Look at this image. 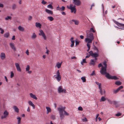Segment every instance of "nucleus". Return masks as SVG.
<instances>
[{
    "mask_svg": "<svg viewBox=\"0 0 124 124\" xmlns=\"http://www.w3.org/2000/svg\"><path fill=\"white\" fill-rule=\"evenodd\" d=\"M73 3L75 5L79 6L81 5V2L80 0H73Z\"/></svg>",
    "mask_w": 124,
    "mask_h": 124,
    "instance_id": "obj_8",
    "label": "nucleus"
},
{
    "mask_svg": "<svg viewBox=\"0 0 124 124\" xmlns=\"http://www.w3.org/2000/svg\"><path fill=\"white\" fill-rule=\"evenodd\" d=\"M14 74L13 71H11V75H10V77L11 78H12L13 77H14Z\"/></svg>",
    "mask_w": 124,
    "mask_h": 124,
    "instance_id": "obj_40",
    "label": "nucleus"
},
{
    "mask_svg": "<svg viewBox=\"0 0 124 124\" xmlns=\"http://www.w3.org/2000/svg\"><path fill=\"white\" fill-rule=\"evenodd\" d=\"M121 114L120 113H119L116 114V115L117 116H120L121 115Z\"/></svg>",
    "mask_w": 124,
    "mask_h": 124,
    "instance_id": "obj_54",
    "label": "nucleus"
},
{
    "mask_svg": "<svg viewBox=\"0 0 124 124\" xmlns=\"http://www.w3.org/2000/svg\"><path fill=\"white\" fill-rule=\"evenodd\" d=\"M28 103L32 107L33 109H35V106L31 101H29L28 102Z\"/></svg>",
    "mask_w": 124,
    "mask_h": 124,
    "instance_id": "obj_16",
    "label": "nucleus"
},
{
    "mask_svg": "<svg viewBox=\"0 0 124 124\" xmlns=\"http://www.w3.org/2000/svg\"><path fill=\"white\" fill-rule=\"evenodd\" d=\"M71 59H76V57L75 56H74L71 57Z\"/></svg>",
    "mask_w": 124,
    "mask_h": 124,
    "instance_id": "obj_63",
    "label": "nucleus"
},
{
    "mask_svg": "<svg viewBox=\"0 0 124 124\" xmlns=\"http://www.w3.org/2000/svg\"><path fill=\"white\" fill-rule=\"evenodd\" d=\"M58 91L59 93H66V90L63 88L62 87V86H59L58 89Z\"/></svg>",
    "mask_w": 124,
    "mask_h": 124,
    "instance_id": "obj_6",
    "label": "nucleus"
},
{
    "mask_svg": "<svg viewBox=\"0 0 124 124\" xmlns=\"http://www.w3.org/2000/svg\"><path fill=\"white\" fill-rule=\"evenodd\" d=\"M65 107H62L57 108L60 115V117L61 120L63 119L64 117V115L69 116V113H68L65 110Z\"/></svg>",
    "mask_w": 124,
    "mask_h": 124,
    "instance_id": "obj_2",
    "label": "nucleus"
},
{
    "mask_svg": "<svg viewBox=\"0 0 124 124\" xmlns=\"http://www.w3.org/2000/svg\"><path fill=\"white\" fill-rule=\"evenodd\" d=\"M82 120L83 121L85 122L87 121V119L86 118H85L84 119H82Z\"/></svg>",
    "mask_w": 124,
    "mask_h": 124,
    "instance_id": "obj_57",
    "label": "nucleus"
},
{
    "mask_svg": "<svg viewBox=\"0 0 124 124\" xmlns=\"http://www.w3.org/2000/svg\"><path fill=\"white\" fill-rule=\"evenodd\" d=\"M47 7L48 8H50L52 9L53 8V6L51 4H49L47 5Z\"/></svg>",
    "mask_w": 124,
    "mask_h": 124,
    "instance_id": "obj_43",
    "label": "nucleus"
},
{
    "mask_svg": "<svg viewBox=\"0 0 124 124\" xmlns=\"http://www.w3.org/2000/svg\"><path fill=\"white\" fill-rule=\"evenodd\" d=\"M39 31L40 33H39V35L40 36H42L43 37L44 39L46 40V37L43 30H39Z\"/></svg>",
    "mask_w": 124,
    "mask_h": 124,
    "instance_id": "obj_10",
    "label": "nucleus"
},
{
    "mask_svg": "<svg viewBox=\"0 0 124 124\" xmlns=\"http://www.w3.org/2000/svg\"><path fill=\"white\" fill-rule=\"evenodd\" d=\"M0 30L1 31L0 33L2 34H3L4 32V30L2 29L1 28H0Z\"/></svg>",
    "mask_w": 124,
    "mask_h": 124,
    "instance_id": "obj_45",
    "label": "nucleus"
},
{
    "mask_svg": "<svg viewBox=\"0 0 124 124\" xmlns=\"http://www.w3.org/2000/svg\"><path fill=\"white\" fill-rule=\"evenodd\" d=\"M95 71H93V72H92V73H91V76H93L94 75H95Z\"/></svg>",
    "mask_w": 124,
    "mask_h": 124,
    "instance_id": "obj_47",
    "label": "nucleus"
},
{
    "mask_svg": "<svg viewBox=\"0 0 124 124\" xmlns=\"http://www.w3.org/2000/svg\"><path fill=\"white\" fill-rule=\"evenodd\" d=\"M89 31H90V32H95V31L94 30V29L93 28H91L90 29V30H89Z\"/></svg>",
    "mask_w": 124,
    "mask_h": 124,
    "instance_id": "obj_36",
    "label": "nucleus"
},
{
    "mask_svg": "<svg viewBox=\"0 0 124 124\" xmlns=\"http://www.w3.org/2000/svg\"><path fill=\"white\" fill-rule=\"evenodd\" d=\"M80 42V41H77V40H76L75 41V42H76V45H77L79 44V43Z\"/></svg>",
    "mask_w": 124,
    "mask_h": 124,
    "instance_id": "obj_44",
    "label": "nucleus"
},
{
    "mask_svg": "<svg viewBox=\"0 0 124 124\" xmlns=\"http://www.w3.org/2000/svg\"><path fill=\"white\" fill-rule=\"evenodd\" d=\"M112 104H116L117 103V102L115 101H112Z\"/></svg>",
    "mask_w": 124,
    "mask_h": 124,
    "instance_id": "obj_49",
    "label": "nucleus"
},
{
    "mask_svg": "<svg viewBox=\"0 0 124 124\" xmlns=\"http://www.w3.org/2000/svg\"><path fill=\"white\" fill-rule=\"evenodd\" d=\"M115 84L117 85H121V83L119 81H117L115 82Z\"/></svg>",
    "mask_w": 124,
    "mask_h": 124,
    "instance_id": "obj_34",
    "label": "nucleus"
},
{
    "mask_svg": "<svg viewBox=\"0 0 124 124\" xmlns=\"http://www.w3.org/2000/svg\"><path fill=\"white\" fill-rule=\"evenodd\" d=\"M101 84H100L99 85H98L99 86V90H100L101 89H102V88H101Z\"/></svg>",
    "mask_w": 124,
    "mask_h": 124,
    "instance_id": "obj_59",
    "label": "nucleus"
},
{
    "mask_svg": "<svg viewBox=\"0 0 124 124\" xmlns=\"http://www.w3.org/2000/svg\"><path fill=\"white\" fill-rule=\"evenodd\" d=\"M104 65V66H102L101 64V63H100L98 65V67L99 68H100V67H102V68H101V69L102 67H104L105 66Z\"/></svg>",
    "mask_w": 124,
    "mask_h": 124,
    "instance_id": "obj_50",
    "label": "nucleus"
},
{
    "mask_svg": "<svg viewBox=\"0 0 124 124\" xmlns=\"http://www.w3.org/2000/svg\"><path fill=\"white\" fill-rule=\"evenodd\" d=\"M10 46L12 49L14 51H16V48L14 44L13 43H10L9 44Z\"/></svg>",
    "mask_w": 124,
    "mask_h": 124,
    "instance_id": "obj_13",
    "label": "nucleus"
},
{
    "mask_svg": "<svg viewBox=\"0 0 124 124\" xmlns=\"http://www.w3.org/2000/svg\"><path fill=\"white\" fill-rule=\"evenodd\" d=\"M73 39L74 38L73 37H72L71 38L70 40L72 43L74 44L75 43V41L73 40Z\"/></svg>",
    "mask_w": 124,
    "mask_h": 124,
    "instance_id": "obj_37",
    "label": "nucleus"
},
{
    "mask_svg": "<svg viewBox=\"0 0 124 124\" xmlns=\"http://www.w3.org/2000/svg\"><path fill=\"white\" fill-rule=\"evenodd\" d=\"M41 3L43 4H45L47 3V2L45 1L44 0H43L41 2Z\"/></svg>",
    "mask_w": 124,
    "mask_h": 124,
    "instance_id": "obj_46",
    "label": "nucleus"
},
{
    "mask_svg": "<svg viewBox=\"0 0 124 124\" xmlns=\"http://www.w3.org/2000/svg\"><path fill=\"white\" fill-rule=\"evenodd\" d=\"M30 95L31 98L36 100H37V98L36 97V96L35 95L31 93H30Z\"/></svg>",
    "mask_w": 124,
    "mask_h": 124,
    "instance_id": "obj_17",
    "label": "nucleus"
},
{
    "mask_svg": "<svg viewBox=\"0 0 124 124\" xmlns=\"http://www.w3.org/2000/svg\"><path fill=\"white\" fill-rule=\"evenodd\" d=\"M32 17L31 16H29V17L28 18V20H30V21H31V19H32Z\"/></svg>",
    "mask_w": 124,
    "mask_h": 124,
    "instance_id": "obj_58",
    "label": "nucleus"
},
{
    "mask_svg": "<svg viewBox=\"0 0 124 124\" xmlns=\"http://www.w3.org/2000/svg\"><path fill=\"white\" fill-rule=\"evenodd\" d=\"M47 18L50 21H52L54 19L53 18L52 16H48Z\"/></svg>",
    "mask_w": 124,
    "mask_h": 124,
    "instance_id": "obj_29",
    "label": "nucleus"
},
{
    "mask_svg": "<svg viewBox=\"0 0 124 124\" xmlns=\"http://www.w3.org/2000/svg\"><path fill=\"white\" fill-rule=\"evenodd\" d=\"M93 49L94 50H97V52H98V50L97 48V47L95 46H94V47H93Z\"/></svg>",
    "mask_w": 124,
    "mask_h": 124,
    "instance_id": "obj_53",
    "label": "nucleus"
},
{
    "mask_svg": "<svg viewBox=\"0 0 124 124\" xmlns=\"http://www.w3.org/2000/svg\"><path fill=\"white\" fill-rule=\"evenodd\" d=\"M16 8V5L15 4H13L12 5V9H15Z\"/></svg>",
    "mask_w": 124,
    "mask_h": 124,
    "instance_id": "obj_42",
    "label": "nucleus"
},
{
    "mask_svg": "<svg viewBox=\"0 0 124 124\" xmlns=\"http://www.w3.org/2000/svg\"><path fill=\"white\" fill-rule=\"evenodd\" d=\"M51 118L53 120H54L55 118V116L53 115H51L50 116Z\"/></svg>",
    "mask_w": 124,
    "mask_h": 124,
    "instance_id": "obj_35",
    "label": "nucleus"
},
{
    "mask_svg": "<svg viewBox=\"0 0 124 124\" xmlns=\"http://www.w3.org/2000/svg\"><path fill=\"white\" fill-rule=\"evenodd\" d=\"M4 115L2 116L1 117V119H3L6 118L9 115L8 112L7 110H5L3 113Z\"/></svg>",
    "mask_w": 124,
    "mask_h": 124,
    "instance_id": "obj_9",
    "label": "nucleus"
},
{
    "mask_svg": "<svg viewBox=\"0 0 124 124\" xmlns=\"http://www.w3.org/2000/svg\"><path fill=\"white\" fill-rule=\"evenodd\" d=\"M109 102V103H110V104H112V101H111L110 100L108 99L107 100Z\"/></svg>",
    "mask_w": 124,
    "mask_h": 124,
    "instance_id": "obj_56",
    "label": "nucleus"
},
{
    "mask_svg": "<svg viewBox=\"0 0 124 124\" xmlns=\"http://www.w3.org/2000/svg\"><path fill=\"white\" fill-rule=\"evenodd\" d=\"M65 8L64 6H62L59 9V11H63L64 10Z\"/></svg>",
    "mask_w": 124,
    "mask_h": 124,
    "instance_id": "obj_33",
    "label": "nucleus"
},
{
    "mask_svg": "<svg viewBox=\"0 0 124 124\" xmlns=\"http://www.w3.org/2000/svg\"><path fill=\"white\" fill-rule=\"evenodd\" d=\"M46 113L48 114L51 111V108L48 107H46Z\"/></svg>",
    "mask_w": 124,
    "mask_h": 124,
    "instance_id": "obj_20",
    "label": "nucleus"
},
{
    "mask_svg": "<svg viewBox=\"0 0 124 124\" xmlns=\"http://www.w3.org/2000/svg\"><path fill=\"white\" fill-rule=\"evenodd\" d=\"M96 61L93 59H92L90 61V64L91 65H94L95 64Z\"/></svg>",
    "mask_w": 124,
    "mask_h": 124,
    "instance_id": "obj_19",
    "label": "nucleus"
},
{
    "mask_svg": "<svg viewBox=\"0 0 124 124\" xmlns=\"http://www.w3.org/2000/svg\"><path fill=\"white\" fill-rule=\"evenodd\" d=\"M123 88V86H120L119 87H118L117 89H118L119 90L120 89H122Z\"/></svg>",
    "mask_w": 124,
    "mask_h": 124,
    "instance_id": "obj_51",
    "label": "nucleus"
},
{
    "mask_svg": "<svg viewBox=\"0 0 124 124\" xmlns=\"http://www.w3.org/2000/svg\"><path fill=\"white\" fill-rule=\"evenodd\" d=\"M15 65L16 68L17 70L18 71L21 72V69L20 67L19 64L16 62L15 63Z\"/></svg>",
    "mask_w": 124,
    "mask_h": 124,
    "instance_id": "obj_11",
    "label": "nucleus"
},
{
    "mask_svg": "<svg viewBox=\"0 0 124 124\" xmlns=\"http://www.w3.org/2000/svg\"><path fill=\"white\" fill-rule=\"evenodd\" d=\"M81 79L83 82H85L86 81V79L85 77H82L81 78Z\"/></svg>",
    "mask_w": 124,
    "mask_h": 124,
    "instance_id": "obj_32",
    "label": "nucleus"
},
{
    "mask_svg": "<svg viewBox=\"0 0 124 124\" xmlns=\"http://www.w3.org/2000/svg\"><path fill=\"white\" fill-rule=\"evenodd\" d=\"M99 116V114H97L96 115V119H95V120H96V122H97V118H98V117Z\"/></svg>",
    "mask_w": 124,
    "mask_h": 124,
    "instance_id": "obj_55",
    "label": "nucleus"
},
{
    "mask_svg": "<svg viewBox=\"0 0 124 124\" xmlns=\"http://www.w3.org/2000/svg\"><path fill=\"white\" fill-rule=\"evenodd\" d=\"M100 90V93L101 95H103L105 94V91L104 89H102Z\"/></svg>",
    "mask_w": 124,
    "mask_h": 124,
    "instance_id": "obj_14",
    "label": "nucleus"
},
{
    "mask_svg": "<svg viewBox=\"0 0 124 124\" xmlns=\"http://www.w3.org/2000/svg\"><path fill=\"white\" fill-rule=\"evenodd\" d=\"M87 46L88 48V49L87 50V51H88L90 50V44H89V43H89L88 41H87Z\"/></svg>",
    "mask_w": 124,
    "mask_h": 124,
    "instance_id": "obj_27",
    "label": "nucleus"
},
{
    "mask_svg": "<svg viewBox=\"0 0 124 124\" xmlns=\"http://www.w3.org/2000/svg\"><path fill=\"white\" fill-rule=\"evenodd\" d=\"M12 19V17L10 16H8L7 17H6L5 19L6 20H11Z\"/></svg>",
    "mask_w": 124,
    "mask_h": 124,
    "instance_id": "obj_31",
    "label": "nucleus"
},
{
    "mask_svg": "<svg viewBox=\"0 0 124 124\" xmlns=\"http://www.w3.org/2000/svg\"><path fill=\"white\" fill-rule=\"evenodd\" d=\"M78 110L81 111L82 110H83L82 108L81 107H79L78 108Z\"/></svg>",
    "mask_w": 124,
    "mask_h": 124,
    "instance_id": "obj_48",
    "label": "nucleus"
},
{
    "mask_svg": "<svg viewBox=\"0 0 124 124\" xmlns=\"http://www.w3.org/2000/svg\"><path fill=\"white\" fill-rule=\"evenodd\" d=\"M103 64L105 66L104 67H102L101 70L100 72L102 75L106 74V77L108 79H114L116 80L118 79V78L115 76H111L108 73H107L106 72V69L107 68V64L106 61L104 62Z\"/></svg>",
    "mask_w": 124,
    "mask_h": 124,
    "instance_id": "obj_1",
    "label": "nucleus"
},
{
    "mask_svg": "<svg viewBox=\"0 0 124 124\" xmlns=\"http://www.w3.org/2000/svg\"><path fill=\"white\" fill-rule=\"evenodd\" d=\"M102 11H103V13L104 12V6H103V4H102Z\"/></svg>",
    "mask_w": 124,
    "mask_h": 124,
    "instance_id": "obj_60",
    "label": "nucleus"
},
{
    "mask_svg": "<svg viewBox=\"0 0 124 124\" xmlns=\"http://www.w3.org/2000/svg\"><path fill=\"white\" fill-rule=\"evenodd\" d=\"M119 91V90L118 89L116 90H114L113 91L114 93L115 94L117 92H118Z\"/></svg>",
    "mask_w": 124,
    "mask_h": 124,
    "instance_id": "obj_39",
    "label": "nucleus"
},
{
    "mask_svg": "<svg viewBox=\"0 0 124 124\" xmlns=\"http://www.w3.org/2000/svg\"><path fill=\"white\" fill-rule=\"evenodd\" d=\"M79 23V21L77 20V21H76V22L75 23V25H78Z\"/></svg>",
    "mask_w": 124,
    "mask_h": 124,
    "instance_id": "obj_52",
    "label": "nucleus"
},
{
    "mask_svg": "<svg viewBox=\"0 0 124 124\" xmlns=\"http://www.w3.org/2000/svg\"><path fill=\"white\" fill-rule=\"evenodd\" d=\"M26 53V54H27V55H29V52L28 50H27Z\"/></svg>",
    "mask_w": 124,
    "mask_h": 124,
    "instance_id": "obj_62",
    "label": "nucleus"
},
{
    "mask_svg": "<svg viewBox=\"0 0 124 124\" xmlns=\"http://www.w3.org/2000/svg\"><path fill=\"white\" fill-rule=\"evenodd\" d=\"M13 109L17 113L19 112V109L16 106H14L13 107Z\"/></svg>",
    "mask_w": 124,
    "mask_h": 124,
    "instance_id": "obj_24",
    "label": "nucleus"
},
{
    "mask_svg": "<svg viewBox=\"0 0 124 124\" xmlns=\"http://www.w3.org/2000/svg\"><path fill=\"white\" fill-rule=\"evenodd\" d=\"M46 12L48 14L52 15L53 14V12L51 10L46 9L45 10Z\"/></svg>",
    "mask_w": 124,
    "mask_h": 124,
    "instance_id": "obj_21",
    "label": "nucleus"
},
{
    "mask_svg": "<svg viewBox=\"0 0 124 124\" xmlns=\"http://www.w3.org/2000/svg\"><path fill=\"white\" fill-rule=\"evenodd\" d=\"M90 55L93 57H97L99 56L98 54L96 53H94L92 51L89 52Z\"/></svg>",
    "mask_w": 124,
    "mask_h": 124,
    "instance_id": "obj_7",
    "label": "nucleus"
},
{
    "mask_svg": "<svg viewBox=\"0 0 124 124\" xmlns=\"http://www.w3.org/2000/svg\"><path fill=\"white\" fill-rule=\"evenodd\" d=\"M106 100V98L104 96H102L100 99V101H104Z\"/></svg>",
    "mask_w": 124,
    "mask_h": 124,
    "instance_id": "obj_28",
    "label": "nucleus"
},
{
    "mask_svg": "<svg viewBox=\"0 0 124 124\" xmlns=\"http://www.w3.org/2000/svg\"><path fill=\"white\" fill-rule=\"evenodd\" d=\"M114 22L118 26H124V24H123L119 23L115 21H114Z\"/></svg>",
    "mask_w": 124,
    "mask_h": 124,
    "instance_id": "obj_15",
    "label": "nucleus"
},
{
    "mask_svg": "<svg viewBox=\"0 0 124 124\" xmlns=\"http://www.w3.org/2000/svg\"><path fill=\"white\" fill-rule=\"evenodd\" d=\"M36 26L37 27H39L40 28H41V25L39 23H36Z\"/></svg>",
    "mask_w": 124,
    "mask_h": 124,
    "instance_id": "obj_26",
    "label": "nucleus"
},
{
    "mask_svg": "<svg viewBox=\"0 0 124 124\" xmlns=\"http://www.w3.org/2000/svg\"><path fill=\"white\" fill-rule=\"evenodd\" d=\"M86 59H85L83 60L81 62V64L83 65V63H86L87 62L86 61Z\"/></svg>",
    "mask_w": 124,
    "mask_h": 124,
    "instance_id": "obj_30",
    "label": "nucleus"
},
{
    "mask_svg": "<svg viewBox=\"0 0 124 124\" xmlns=\"http://www.w3.org/2000/svg\"><path fill=\"white\" fill-rule=\"evenodd\" d=\"M4 7V5L3 4L0 3V7L1 8H3Z\"/></svg>",
    "mask_w": 124,
    "mask_h": 124,
    "instance_id": "obj_61",
    "label": "nucleus"
},
{
    "mask_svg": "<svg viewBox=\"0 0 124 124\" xmlns=\"http://www.w3.org/2000/svg\"><path fill=\"white\" fill-rule=\"evenodd\" d=\"M86 37L85 39V40L86 42L88 41L89 43H92V41L94 39L93 34L89 30L86 31Z\"/></svg>",
    "mask_w": 124,
    "mask_h": 124,
    "instance_id": "obj_3",
    "label": "nucleus"
},
{
    "mask_svg": "<svg viewBox=\"0 0 124 124\" xmlns=\"http://www.w3.org/2000/svg\"><path fill=\"white\" fill-rule=\"evenodd\" d=\"M56 74V75L54 76V77L57 79L58 82H59L61 79V77L59 70L57 71Z\"/></svg>",
    "mask_w": 124,
    "mask_h": 124,
    "instance_id": "obj_5",
    "label": "nucleus"
},
{
    "mask_svg": "<svg viewBox=\"0 0 124 124\" xmlns=\"http://www.w3.org/2000/svg\"><path fill=\"white\" fill-rule=\"evenodd\" d=\"M17 119L18 120V123H20L21 119V118L20 117H18L17 118Z\"/></svg>",
    "mask_w": 124,
    "mask_h": 124,
    "instance_id": "obj_41",
    "label": "nucleus"
},
{
    "mask_svg": "<svg viewBox=\"0 0 124 124\" xmlns=\"http://www.w3.org/2000/svg\"><path fill=\"white\" fill-rule=\"evenodd\" d=\"M18 29L19 30L21 31H23L24 30V28L21 26H19L18 27Z\"/></svg>",
    "mask_w": 124,
    "mask_h": 124,
    "instance_id": "obj_22",
    "label": "nucleus"
},
{
    "mask_svg": "<svg viewBox=\"0 0 124 124\" xmlns=\"http://www.w3.org/2000/svg\"><path fill=\"white\" fill-rule=\"evenodd\" d=\"M15 36H13L12 38V39L13 40H15Z\"/></svg>",
    "mask_w": 124,
    "mask_h": 124,
    "instance_id": "obj_64",
    "label": "nucleus"
},
{
    "mask_svg": "<svg viewBox=\"0 0 124 124\" xmlns=\"http://www.w3.org/2000/svg\"><path fill=\"white\" fill-rule=\"evenodd\" d=\"M0 57L1 59L2 60H4L6 58L5 54L3 52L1 53L0 55Z\"/></svg>",
    "mask_w": 124,
    "mask_h": 124,
    "instance_id": "obj_12",
    "label": "nucleus"
},
{
    "mask_svg": "<svg viewBox=\"0 0 124 124\" xmlns=\"http://www.w3.org/2000/svg\"><path fill=\"white\" fill-rule=\"evenodd\" d=\"M4 36L6 38H8L9 36V33L8 32H7L5 33Z\"/></svg>",
    "mask_w": 124,
    "mask_h": 124,
    "instance_id": "obj_25",
    "label": "nucleus"
},
{
    "mask_svg": "<svg viewBox=\"0 0 124 124\" xmlns=\"http://www.w3.org/2000/svg\"><path fill=\"white\" fill-rule=\"evenodd\" d=\"M26 69L27 71L29 70L30 69V66L29 65H27Z\"/></svg>",
    "mask_w": 124,
    "mask_h": 124,
    "instance_id": "obj_38",
    "label": "nucleus"
},
{
    "mask_svg": "<svg viewBox=\"0 0 124 124\" xmlns=\"http://www.w3.org/2000/svg\"><path fill=\"white\" fill-rule=\"evenodd\" d=\"M62 62L61 63L59 62H58L56 64V66L58 68H59L61 67V66L62 63Z\"/></svg>",
    "mask_w": 124,
    "mask_h": 124,
    "instance_id": "obj_18",
    "label": "nucleus"
},
{
    "mask_svg": "<svg viewBox=\"0 0 124 124\" xmlns=\"http://www.w3.org/2000/svg\"><path fill=\"white\" fill-rule=\"evenodd\" d=\"M75 7L76 6L75 5L73 6V5L72 4L70 5L69 6H67V7L68 8L70 9L72 13L74 12V13H76V9Z\"/></svg>",
    "mask_w": 124,
    "mask_h": 124,
    "instance_id": "obj_4",
    "label": "nucleus"
},
{
    "mask_svg": "<svg viewBox=\"0 0 124 124\" xmlns=\"http://www.w3.org/2000/svg\"><path fill=\"white\" fill-rule=\"evenodd\" d=\"M37 37V35L35 33H33L32 35L31 36V38L32 39H34L36 38Z\"/></svg>",
    "mask_w": 124,
    "mask_h": 124,
    "instance_id": "obj_23",
    "label": "nucleus"
}]
</instances>
